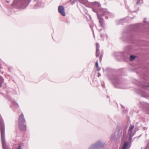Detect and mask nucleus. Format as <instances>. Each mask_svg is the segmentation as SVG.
<instances>
[{
  "instance_id": "nucleus-1",
  "label": "nucleus",
  "mask_w": 149,
  "mask_h": 149,
  "mask_svg": "<svg viewBox=\"0 0 149 149\" xmlns=\"http://www.w3.org/2000/svg\"><path fill=\"white\" fill-rule=\"evenodd\" d=\"M31 0H14L12 6L18 10L25 8L30 3Z\"/></svg>"
},
{
  "instance_id": "nucleus-2",
  "label": "nucleus",
  "mask_w": 149,
  "mask_h": 149,
  "mask_svg": "<svg viewBox=\"0 0 149 149\" xmlns=\"http://www.w3.org/2000/svg\"><path fill=\"white\" fill-rule=\"evenodd\" d=\"M0 127L1 142L3 149H7L5 139V128L3 120L0 115Z\"/></svg>"
},
{
  "instance_id": "nucleus-3",
  "label": "nucleus",
  "mask_w": 149,
  "mask_h": 149,
  "mask_svg": "<svg viewBox=\"0 0 149 149\" xmlns=\"http://www.w3.org/2000/svg\"><path fill=\"white\" fill-rule=\"evenodd\" d=\"M105 143L104 142L99 140L91 145L88 147V149H103Z\"/></svg>"
},
{
  "instance_id": "nucleus-4",
  "label": "nucleus",
  "mask_w": 149,
  "mask_h": 149,
  "mask_svg": "<svg viewBox=\"0 0 149 149\" xmlns=\"http://www.w3.org/2000/svg\"><path fill=\"white\" fill-rule=\"evenodd\" d=\"M25 120L23 113H22L19 116L18 123V126L21 131H25L26 130V125L24 124Z\"/></svg>"
},
{
  "instance_id": "nucleus-5",
  "label": "nucleus",
  "mask_w": 149,
  "mask_h": 149,
  "mask_svg": "<svg viewBox=\"0 0 149 149\" xmlns=\"http://www.w3.org/2000/svg\"><path fill=\"white\" fill-rule=\"evenodd\" d=\"M134 126L133 125H131L129 127L128 131V134L129 136V139L131 140L132 137L135 134L136 131L134 130Z\"/></svg>"
},
{
  "instance_id": "nucleus-6",
  "label": "nucleus",
  "mask_w": 149,
  "mask_h": 149,
  "mask_svg": "<svg viewBox=\"0 0 149 149\" xmlns=\"http://www.w3.org/2000/svg\"><path fill=\"white\" fill-rule=\"evenodd\" d=\"M100 13L102 16H106V19H107L109 17H111L112 15V13L108 12L107 9H102Z\"/></svg>"
},
{
  "instance_id": "nucleus-7",
  "label": "nucleus",
  "mask_w": 149,
  "mask_h": 149,
  "mask_svg": "<svg viewBox=\"0 0 149 149\" xmlns=\"http://www.w3.org/2000/svg\"><path fill=\"white\" fill-rule=\"evenodd\" d=\"M97 16L99 20V23L100 24V26H101L102 28H104V19L101 17V15L97 14Z\"/></svg>"
},
{
  "instance_id": "nucleus-8",
  "label": "nucleus",
  "mask_w": 149,
  "mask_h": 149,
  "mask_svg": "<svg viewBox=\"0 0 149 149\" xmlns=\"http://www.w3.org/2000/svg\"><path fill=\"white\" fill-rule=\"evenodd\" d=\"M97 16L99 20V23L100 24V26H101L102 28H104V19L101 17V15L97 14Z\"/></svg>"
},
{
  "instance_id": "nucleus-9",
  "label": "nucleus",
  "mask_w": 149,
  "mask_h": 149,
  "mask_svg": "<svg viewBox=\"0 0 149 149\" xmlns=\"http://www.w3.org/2000/svg\"><path fill=\"white\" fill-rule=\"evenodd\" d=\"M59 12L63 16H65V8L63 6H59L58 8Z\"/></svg>"
},
{
  "instance_id": "nucleus-10",
  "label": "nucleus",
  "mask_w": 149,
  "mask_h": 149,
  "mask_svg": "<svg viewBox=\"0 0 149 149\" xmlns=\"http://www.w3.org/2000/svg\"><path fill=\"white\" fill-rule=\"evenodd\" d=\"M11 107L14 111H15L17 108L19 107L18 104L15 101H13L11 102Z\"/></svg>"
},
{
  "instance_id": "nucleus-11",
  "label": "nucleus",
  "mask_w": 149,
  "mask_h": 149,
  "mask_svg": "<svg viewBox=\"0 0 149 149\" xmlns=\"http://www.w3.org/2000/svg\"><path fill=\"white\" fill-rule=\"evenodd\" d=\"M114 81H113V80H112V82L115 86L117 88H120V87L116 86V85L119 84V81L118 79H114Z\"/></svg>"
},
{
  "instance_id": "nucleus-12",
  "label": "nucleus",
  "mask_w": 149,
  "mask_h": 149,
  "mask_svg": "<svg viewBox=\"0 0 149 149\" xmlns=\"http://www.w3.org/2000/svg\"><path fill=\"white\" fill-rule=\"evenodd\" d=\"M42 2L41 1L37 3L34 6L33 8L34 9H37L41 5Z\"/></svg>"
},
{
  "instance_id": "nucleus-13",
  "label": "nucleus",
  "mask_w": 149,
  "mask_h": 149,
  "mask_svg": "<svg viewBox=\"0 0 149 149\" xmlns=\"http://www.w3.org/2000/svg\"><path fill=\"white\" fill-rule=\"evenodd\" d=\"M81 3L83 4L85 6H88L87 5L88 2L87 0H81Z\"/></svg>"
},
{
  "instance_id": "nucleus-14",
  "label": "nucleus",
  "mask_w": 149,
  "mask_h": 149,
  "mask_svg": "<svg viewBox=\"0 0 149 149\" xmlns=\"http://www.w3.org/2000/svg\"><path fill=\"white\" fill-rule=\"evenodd\" d=\"M128 144L129 143L128 142H125L122 149H126Z\"/></svg>"
},
{
  "instance_id": "nucleus-15",
  "label": "nucleus",
  "mask_w": 149,
  "mask_h": 149,
  "mask_svg": "<svg viewBox=\"0 0 149 149\" xmlns=\"http://www.w3.org/2000/svg\"><path fill=\"white\" fill-rule=\"evenodd\" d=\"M92 4L93 5H96L97 7H100L101 6L100 3L97 2H93L92 3Z\"/></svg>"
},
{
  "instance_id": "nucleus-16",
  "label": "nucleus",
  "mask_w": 149,
  "mask_h": 149,
  "mask_svg": "<svg viewBox=\"0 0 149 149\" xmlns=\"http://www.w3.org/2000/svg\"><path fill=\"white\" fill-rule=\"evenodd\" d=\"M136 56L134 55H131L130 56V61H133L135 59Z\"/></svg>"
},
{
  "instance_id": "nucleus-17",
  "label": "nucleus",
  "mask_w": 149,
  "mask_h": 149,
  "mask_svg": "<svg viewBox=\"0 0 149 149\" xmlns=\"http://www.w3.org/2000/svg\"><path fill=\"white\" fill-rule=\"evenodd\" d=\"M143 2V0H137V2L136 3L137 4H142Z\"/></svg>"
},
{
  "instance_id": "nucleus-18",
  "label": "nucleus",
  "mask_w": 149,
  "mask_h": 149,
  "mask_svg": "<svg viewBox=\"0 0 149 149\" xmlns=\"http://www.w3.org/2000/svg\"><path fill=\"white\" fill-rule=\"evenodd\" d=\"M99 53H100L99 50L96 49V56L97 57H98L99 56Z\"/></svg>"
},
{
  "instance_id": "nucleus-19",
  "label": "nucleus",
  "mask_w": 149,
  "mask_h": 149,
  "mask_svg": "<svg viewBox=\"0 0 149 149\" xmlns=\"http://www.w3.org/2000/svg\"><path fill=\"white\" fill-rule=\"evenodd\" d=\"M96 49L99 50V48H100V45L98 43H96Z\"/></svg>"
},
{
  "instance_id": "nucleus-20",
  "label": "nucleus",
  "mask_w": 149,
  "mask_h": 149,
  "mask_svg": "<svg viewBox=\"0 0 149 149\" xmlns=\"http://www.w3.org/2000/svg\"><path fill=\"white\" fill-rule=\"evenodd\" d=\"M18 147L17 148V149H21V146L22 145L21 144H19L18 145Z\"/></svg>"
},
{
  "instance_id": "nucleus-21",
  "label": "nucleus",
  "mask_w": 149,
  "mask_h": 149,
  "mask_svg": "<svg viewBox=\"0 0 149 149\" xmlns=\"http://www.w3.org/2000/svg\"><path fill=\"white\" fill-rule=\"evenodd\" d=\"M116 137V135L115 134L113 136L111 137V139H112L113 140H114Z\"/></svg>"
},
{
  "instance_id": "nucleus-22",
  "label": "nucleus",
  "mask_w": 149,
  "mask_h": 149,
  "mask_svg": "<svg viewBox=\"0 0 149 149\" xmlns=\"http://www.w3.org/2000/svg\"><path fill=\"white\" fill-rule=\"evenodd\" d=\"M92 10L94 12L96 13L97 14H98L96 9H94V8H93L92 9Z\"/></svg>"
},
{
  "instance_id": "nucleus-23",
  "label": "nucleus",
  "mask_w": 149,
  "mask_h": 149,
  "mask_svg": "<svg viewBox=\"0 0 149 149\" xmlns=\"http://www.w3.org/2000/svg\"><path fill=\"white\" fill-rule=\"evenodd\" d=\"M95 67L96 68H97L98 66V63L97 61L95 63Z\"/></svg>"
},
{
  "instance_id": "nucleus-24",
  "label": "nucleus",
  "mask_w": 149,
  "mask_h": 149,
  "mask_svg": "<svg viewBox=\"0 0 149 149\" xmlns=\"http://www.w3.org/2000/svg\"><path fill=\"white\" fill-rule=\"evenodd\" d=\"M100 37L102 38H103L104 36V34L103 33H100Z\"/></svg>"
},
{
  "instance_id": "nucleus-25",
  "label": "nucleus",
  "mask_w": 149,
  "mask_h": 149,
  "mask_svg": "<svg viewBox=\"0 0 149 149\" xmlns=\"http://www.w3.org/2000/svg\"><path fill=\"white\" fill-rule=\"evenodd\" d=\"M97 68V71H99L100 70V68L98 67V68Z\"/></svg>"
},
{
  "instance_id": "nucleus-26",
  "label": "nucleus",
  "mask_w": 149,
  "mask_h": 149,
  "mask_svg": "<svg viewBox=\"0 0 149 149\" xmlns=\"http://www.w3.org/2000/svg\"><path fill=\"white\" fill-rule=\"evenodd\" d=\"M101 76V74L100 73H98V75H97V76L99 77H100V76Z\"/></svg>"
},
{
  "instance_id": "nucleus-27",
  "label": "nucleus",
  "mask_w": 149,
  "mask_h": 149,
  "mask_svg": "<svg viewBox=\"0 0 149 149\" xmlns=\"http://www.w3.org/2000/svg\"><path fill=\"white\" fill-rule=\"evenodd\" d=\"M102 56H100V61H101V60H102Z\"/></svg>"
},
{
  "instance_id": "nucleus-28",
  "label": "nucleus",
  "mask_w": 149,
  "mask_h": 149,
  "mask_svg": "<svg viewBox=\"0 0 149 149\" xmlns=\"http://www.w3.org/2000/svg\"><path fill=\"white\" fill-rule=\"evenodd\" d=\"M102 86L104 88L105 87V84H102Z\"/></svg>"
},
{
  "instance_id": "nucleus-29",
  "label": "nucleus",
  "mask_w": 149,
  "mask_h": 149,
  "mask_svg": "<svg viewBox=\"0 0 149 149\" xmlns=\"http://www.w3.org/2000/svg\"><path fill=\"white\" fill-rule=\"evenodd\" d=\"M6 2L7 3H9V2L8 1H7V0H6Z\"/></svg>"
},
{
  "instance_id": "nucleus-30",
  "label": "nucleus",
  "mask_w": 149,
  "mask_h": 149,
  "mask_svg": "<svg viewBox=\"0 0 149 149\" xmlns=\"http://www.w3.org/2000/svg\"><path fill=\"white\" fill-rule=\"evenodd\" d=\"M93 33L94 37H95V36H94V31H93Z\"/></svg>"
},
{
  "instance_id": "nucleus-31",
  "label": "nucleus",
  "mask_w": 149,
  "mask_h": 149,
  "mask_svg": "<svg viewBox=\"0 0 149 149\" xmlns=\"http://www.w3.org/2000/svg\"><path fill=\"white\" fill-rule=\"evenodd\" d=\"M146 86L147 87H149V85H147V86Z\"/></svg>"
},
{
  "instance_id": "nucleus-32",
  "label": "nucleus",
  "mask_w": 149,
  "mask_h": 149,
  "mask_svg": "<svg viewBox=\"0 0 149 149\" xmlns=\"http://www.w3.org/2000/svg\"><path fill=\"white\" fill-rule=\"evenodd\" d=\"M101 30H102V29H100V30H99V31L100 32Z\"/></svg>"
},
{
  "instance_id": "nucleus-33",
  "label": "nucleus",
  "mask_w": 149,
  "mask_h": 149,
  "mask_svg": "<svg viewBox=\"0 0 149 149\" xmlns=\"http://www.w3.org/2000/svg\"><path fill=\"white\" fill-rule=\"evenodd\" d=\"M1 85L0 84V87H1Z\"/></svg>"
},
{
  "instance_id": "nucleus-34",
  "label": "nucleus",
  "mask_w": 149,
  "mask_h": 149,
  "mask_svg": "<svg viewBox=\"0 0 149 149\" xmlns=\"http://www.w3.org/2000/svg\"><path fill=\"white\" fill-rule=\"evenodd\" d=\"M143 22H145V23H146V22L145 21H143Z\"/></svg>"
},
{
  "instance_id": "nucleus-35",
  "label": "nucleus",
  "mask_w": 149,
  "mask_h": 149,
  "mask_svg": "<svg viewBox=\"0 0 149 149\" xmlns=\"http://www.w3.org/2000/svg\"><path fill=\"white\" fill-rule=\"evenodd\" d=\"M130 55H129L128 56V57Z\"/></svg>"
},
{
  "instance_id": "nucleus-36",
  "label": "nucleus",
  "mask_w": 149,
  "mask_h": 149,
  "mask_svg": "<svg viewBox=\"0 0 149 149\" xmlns=\"http://www.w3.org/2000/svg\"><path fill=\"white\" fill-rule=\"evenodd\" d=\"M37 0H35L34 1H36Z\"/></svg>"
}]
</instances>
